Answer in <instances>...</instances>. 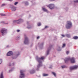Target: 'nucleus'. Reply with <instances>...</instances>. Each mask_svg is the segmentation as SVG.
Listing matches in <instances>:
<instances>
[{
  "instance_id": "nucleus-29",
  "label": "nucleus",
  "mask_w": 78,
  "mask_h": 78,
  "mask_svg": "<svg viewBox=\"0 0 78 78\" xmlns=\"http://www.w3.org/2000/svg\"><path fill=\"white\" fill-rule=\"evenodd\" d=\"M26 5H28V3L27 2H26L25 3Z\"/></svg>"
},
{
  "instance_id": "nucleus-12",
  "label": "nucleus",
  "mask_w": 78,
  "mask_h": 78,
  "mask_svg": "<svg viewBox=\"0 0 78 78\" xmlns=\"http://www.w3.org/2000/svg\"><path fill=\"white\" fill-rule=\"evenodd\" d=\"M42 9L43 11H45V12H47V11H48V10H47V9H45L44 8H43Z\"/></svg>"
},
{
  "instance_id": "nucleus-33",
  "label": "nucleus",
  "mask_w": 78,
  "mask_h": 78,
  "mask_svg": "<svg viewBox=\"0 0 78 78\" xmlns=\"http://www.w3.org/2000/svg\"><path fill=\"white\" fill-rule=\"evenodd\" d=\"M61 36H62V37H65V35H63V34L61 35Z\"/></svg>"
},
{
  "instance_id": "nucleus-3",
  "label": "nucleus",
  "mask_w": 78,
  "mask_h": 78,
  "mask_svg": "<svg viewBox=\"0 0 78 78\" xmlns=\"http://www.w3.org/2000/svg\"><path fill=\"white\" fill-rule=\"evenodd\" d=\"M72 23L70 21H68L67 22V24L66 25V28L67 29H69L72 27Z\"/></svg>"
},
{
  "instance_id": "nucleus-30",
  "label": "nucleus",
  "mask_w": 78,
  "mask_h": 78,
  "mask_svg": "<svg viewBox=\"0 0 78 78\" xmlns=\"http://www.w3.org/2000/svg\"><path fill=\"white\" fill-rule=\"evenodd\" d=\"M31 27H30V26H29L27 27V28H28V29H30V28H31Z\"/></svg>"
},
{
  "instance_id": "nucleus-16",
  "label": "nucleus",
  "mask_w": 78,
  "mask_h": 78,
  "mask_svg": "<svg viewBox=\"0 0 78 78\" xmlns=\"http://www.w3.org/2000/svg\"><path fill=\"white\" fill-rule=\"evenodd\" d=\"M48 74H47L44 73L43 74V76H48Z\"/></svg>"
},
{
  "instance_id": "nucleus-10",
  "label": "nucleus",
  "mask_w": 78,
  "mask_h": 78,
  "mask_svg": "<svg viewBox=\"0 0 78 78\" xmlns=\"http://www.w3.org/2000/svg\"><path fill=\"white\" fill-rule=\"evenodd\" d=\"M11 10L13 11H15L16 9V7H12L11 8Z\"/></svg>"
},
{
  "instance_id": "nucleus-25",
  "label": "nucleus",
  "mask_w": 78,
  "mask_h": 78,
  "mask_svg": "<svg viewBox=\"0 0 78 78\" xmlns=\"http://www.w3.org/2000/svg\"><path fill=\"white\" fill-rule=\"evenodd\" d=\"M17 3H18V2H16L14 3V5H17Z\"/></svg>"
},
{
  "instance_id": "nucleus-19",
  "label": "nucleus",
  "mask_w": 78,
  "mask_h": 78,
  "mask_svg": "<svg viewBox=\"0 0 78 78\" xmlns=\"http://www.w3.org/2000/svg\"><path fill=\"white\" fill-rule=\"evenodd\" d=\"M52 74H53V75H54V76H56V73H55L52 72Z\"/></svg>"
},
{
  "instance_id": "nucleus-7",
  "label": "nucleus",
  "mask_w": 78,
  "mask_h": 78,
  "mask_svg": "<svg viewBox=\"0 0 78 78\" xmlns=\"http://www.w3.org/2000/svg\"><path fill=\"white\" fill-rule=\"evenodd\" d=\"M1 32L2 33V35L3 36L4 34H6L7 32V30L5 29H3L1 30Z\"/></svg>"
},
{
  "instance_id": "nucleus-42",
  "label": "nucleus",
  "mask_w": 78,
  "mask_h": 78,
  "mask_svg": "<svg viewBox=\"0 0 78 78\" xmlns=\"http://www.w3.org/2000/svg\"><path fill=\"white\" fill-rule=\"evenodd\" d=\"M52 1H54V0H52Z\"/></svg>"
},
{
  "instance_id": "nucleus-26",
  "label": "nucleus",
  "mask_w": 78,
  "mask_h": 78,
  "mask_svg": "<svg viewBox=\"0 0 78 78\" xmlns=\"http://www.w3.org/2000/svg\"><path fill=\"white\" fill-rule=\"evenodd\" d=\"M2 62V60L1 59H0V64Z\"/></svg>"
},
{
  "instance_id": "nucleus-11",
  "label": "nucleus",
  "mask_w": 78,
  "mask_h": 78,
  "mask_svg": "<svg viewBox=\"0 0 78 78\" xmlns=\"http://www.w3.org/2000/svg\"><path fill=\"white\" fill-rule=\"evenodd\" d=\"M0 78H4L3 75V73H2L0 75Z\"/></svg>"
},
{
  "instance_id": "nucleus-18",
  "label": "nucleus",
  "mask_w": 78,
  "mask_h": 78,
  "mask_svg": "<svg viewBox=\"0 0 78 78\" xmlns=\"http://www.w3.org/2000/svg\"><path fill=\"white\" fill-rule=\"evenodd\" d=\"M50 50V48H49V49H48V51L47 52V55H48V53H49V50Z\"/></svg>"
},
{
  "instance_id": "nucleus-8",
  "label": "nucleus",
  "mask_w": 78,
  "mask_h": 78,
  "mask_svg": "<svg viewBox=\"0 0 78 78\" xmlns=\"http://www.w3.org/2000/svg\"><path fill=\"white\" fill-rule=\"evenodd\" d=\"M47 7H48L50 9H53L55 7V5L53 4H50L49 5H47Z\"/></svg>"
},
{
  "instance_id": "nucleus-41",
  "label": "nucleus",
  "mask_w": 78,
  "mask_h": 78,
  "mask_svg": "<svg viewBox=\"0 0 78 78\" xmlns=\"http://www.w3.org/2000/svg\"><path fill=\"white\" fill-rule=\"evenodd\" d=\"M9 66H10V65H9Z\"/></svg>"
},
{
  "instance_id": "nucleus-21",
  "label": "nucleus",
  "mask_w": 78,
  "mask_h": 78,
  "mask_svg": "<svg viewBox=\"0 0 78 78\" xmlns=\"http://www.w3.org/2000/svg\"><path fill=\"white\" fill-rule=\"evenodd\" d=\"M6 6V4H4L2 5L1 6V7H3V6Z\"/></svg>"
},
{
  "instance_id": "nucleus-32",
  "label": "nucleus",
  "mask_w": 78,
  "mask_h": 78,
  "mask_svg": "<svg viewBox=\"0 0 78 78\" xmlns=\"http://www.w3.org/2000/svg\"><path fill=\"white\" fill-rule=\"evenodd\" d=\"M16 31L18 33L19 32H20V30H16Z\"/></svg>"
},
{
  "instance_id": "nucleus-17",
  "label": "nucleus",
  "mask_w": 78,
  "mask_h": 78,
  "mask_svg": "<svg viewBox=\"0 0 78 78\" xmlns=\"http://www.w3.org/2000/svg\"><path fill=\"white\" fill-rule=\"evenodd\" d=\"M30 73L33 74L34 73V70H32L30 72Z\"/></svg>"
},
{
  "instance_id": "nucleus-34",
  "label": "nucleus",
  "mask_w": 78,
  "mask_h": 78,
  "mask_svg": "<svg viewBox=\"0 0 78 78\" xmlns=\"http://www.w3.org/2000/svg\"><path fill=\"white\" fill-rule=\"evenodd\" d=\"M65 66H62V68H65Z\"/></svg>"
},
{
  "instance_id": "nucleus-43",
  "label": "nucleus",
  "mask_w": 78,
  "mask_h": 78,
  "mask_svg": "<svg viewBox=\"0 0 78 78\" xmlns=\"http://www.w3.org/2000/svg\"><path fill=\"white\" fill-rule=\"evenodd\" d=\"M9 0V1H10V0Z\"/></svg>"
},
{
  "instance_id": "nucleus-6",
  "label": "nucleus",
  "mask_w": 78,
  "mask_h": 78,
  "mask_svg": "<svg viewBox=\"0 0 78 78\" xmlns=\"http://www.w3.org/2000/svg\"><path fill=\"white\" fill-rule=\"evenodd\" d=\"M23 73V71L22 70H20V74L19 77V78H24V77L25 76V74L24 73Z\"/></svg>"
},
{
  "instance_id": "nucleus-4",
  "label": "nucleus",
  "mask_w": 78,
  "mask_h": 78,
  "mask_svg": "<svg viewBox=\"0 0 78 78\" xmlns=\"http://www.w3.org/2000/svg\"><path fill=\"white\" fill-rule=\"evenodd\" d=\"M22 22H23V20L19 19L18 20L14 21L13 23H17V24H19V23H20Z\"/></svg>"
},
{
  "instance_id": "nucleus-9",
  "label": "nucleus",
  "mask_w": 78,
  "mask_h": 78,
  "mask_svg": "<svg viewBox=\"0 0 78 78\" xmlns=\"http://www.w3.org/2000/svg\"><path fill=\"white\" fill-rule=\"evenodd\" d=\"M78 67V66H74L72 67H71L70 68V69L71 70H74V69H77Z\"/></svg>"
},
{
  "instance_id": "nucleus-39",
  "label": "nucleus",
  "mask_w": 78,
  "mask_h": 78,
  "mask_svg": "<svg viewBox=\"0 0 78 78\" xmlns=\"http://www.w3.org/2000/svg\"><path fill=\"white\" fill-rule=\"evenodd\" d=\"M13 0H10V2H12Z\"/></svg>"
},
{
  "instance_id": "nucleus-35",
  "label": "nucleus",
  "mask_w": 78,
  "mask_h": 78,
  "mask_svg": "<svg viewBox=\"0 0 78 78\" xmlns=\"http://www.w3.org/2000/svg\"><path fill=\"white\" fill-rule=\"evenodd\" d=\"M48 27L47 26H45V28H48Z\"/></svg>"
},
{
  "instance_id": "nucleus-13",
  "label": "nucleus",
  "mask_w": 78,
  "mask_h": 78,
  "mask_svg": "<svg viewBox=\"0 0 78 78\" xmlns=\"http://www.w3.org/2000/svg\"><path fill=\"white\" fill-rule=\"evenodd\" d=\"M73 39H78V37H77V36L74 37H73Z\"/></svg>"
},
{
  "instance_id": "nucleus-38",
  "label": "nucleus",
  "mask_w": 78,
  "mask_h": 78,
  "mask_svg": "<svg viewBox=\"0 0 78 78\" xmlns=\"http://www.w3.org/2000/svg\"><path fill=\"white\" fill-rule=\"evenodd\" d=\"M8 47H9V46H8V45L7 46L6 48H8Z\"/></svg>"
},
{
  "instance_id": "nucleus-5",
  "label": "nucleus",
  "mask_w": 78,
  "mask_h": 78,
  "mask_svg": "<svg viewBox=\"0 0 78 78\" xmlns=\"http://www.w3.org/2000/svg\"><path fill=\"white\" fill-rule=\"evenodd\" d=\"M24 43L25 44H28L29 42H28V39L26 36L25 35V38H24Z\"/></svg>"
},
{
  "instance_id": "nucleus-27",
  "label": "nucleus",
  "mask_w": 78,
  "mask_h": 78,
  "mask_svg": "<svg viewBox=\"0 0 78 78\" xmlns=\"http://www.w3.org/2000/svg\"><path fill=\"white\" fill-rule=\"evenodd\" d=\"M74 2H75V3H78V0H76L74 1Z\"/></svg>"
},
{
  "instance_id": "nucleus-1",
  "label": "nucleus",
  "mask_w": 78,
  "mask_h": 78,
  "mask_svg": "<svg viewBox=\"0 0 78 78\" xmlns=\"http://www.w3.org/2000/svg\"><path fill=\"white\" fill-rule=\"evenodd\" d=\"M44 58H45L44 57H42L41 58H39L37 57L36 59L39 62V64L37 66V68H39L40 67L42 66V62H41V60H43Z\"/></svg>"
},
{
  "instance_id": "nucleus-23",
  "label": "nucleus",
  "mask_w": 78,
  "mask_h": 78,
  "mask_svg": "<svg viewBox=\"0 0 78 78\" xmlns=\"http://www.w3.org/2000/svg\"><path fill=\"white\" fill-rule=\"evenodd\" d=\"M66 36L67 37H70V35L69 34L66 35Z\"/></svg>"
},
{
  "instance_id": "nucleus-15",
  "label": "nucleus",
  "mask_w": 78,
  "mask_h": 78,
  "mask_svg": "<svg viewBox=\"0 0 78 78\" xmlns=\"http://www.w3.org/2000/svg\"><path fill=\"white\" fill-rule=\"evenodd\" d=\"M10 56V51H9V52H8L7 54V56Z\"/></svg>"
},
{
  "instance_id": "nucleus-24",
  "label": "nucleus",
  "mask_w": 78,
  "mask_h": 78,
  "mask_svg": "<svg viewBox=\"0 0 78 78\" xmlns=\"http://www.w3.org/2000/svg\"><path fill=\"white\" fill-rule=\"evenodd\" d=\"M16 38L17 39H20V36H18L16 37Z\"/></svg>"
},
{
  "instance_id": "nucleus-40",
  "label": "nucleus",
  "mask_w": 78,
  "mask_h": 78,
  "mask_svg": "<svg viewBox=\"0 0 78 78\" xmlns=\"http://www.w3.org/2000/svg\"><path fill=\"white\" fill-rule=\"evenodd\" d=\"M13 58V59H15L16 58L14 57L13 58Z\"/></svg>"
},
{
  "instance_id": "nucleus-36",
  "label": "nucleus",
  "mask_w": 78,
  "mask_h": 78,
  "mask_svg": "<svg viewBox=\"0 0 78 78\" xmlns=\"http://www.w3.org/2000/svg\"><path fill=\"white\" fill-rule=\"evenodd\" d=\"M39 39V37L38 36L37 37V39Z\"/></svg>"
},
{
  "instance_id": "nucleus-37",
  "label": "nucleus",
  "mask_w": 78,
  "mask_h": 78,
  "mask_svg": "<svg viewBox=\"0 0 78 78\" xmlns=\"http://www.w3.org/2000/svg\"><path fill=\"white\" fill-rule=\"evenodd\" d=\"M2 23H5V22H4V21H2Z\"/></svg>"
},
{
  "instance_id": "nucleus-20",
  "label": "nucleus",
  "mask_w": 78,
  "mask_h": 78,
  "mask_svg": "<svg viewBox=\"0 0 78 78\" xmlns=\"http://www.w3.org/2000/svg\"><path fill=\"white\" fill-rule=\"evenodd\" d=\"M13 55V53H12V51H10V56L11 55Z\"/></svg>"
},
{
  "instance_id": "nucleus-31",
  "label": "nucleus",
  "mask_w": 78,
  "mask_h": 78,
  "mask_svg": "<svg viewBox=\"0 0 78 78\" xmlns=\"http://www.w3.org/2000/svg\"><path fill=\"white\" fill-rule=\"evenodd\" d=\"M66 54H67V55H68V54H69V51H67L66 52Z\"/></svg>"
},
{
  "instance_id": "nucleus-44",
  "label": "nucleus",
  "mask_w": 78,
  "mask_h": 78,
  "mask_svg": "<svg viewBox=\"0 0 78 78\" xmlns=\"http://www.w3.org/2000/svg\"><path fill=\"white\" fill-rule=\"evenodd\" d=\"M37 70H38V69H37Z\"/></svg>"
},
{
  "instance_id": "nucleus-22",
  "label": "nucleus",
  "mask_w": 78,
  "mask_h": 78,
  "mask_svg": "<svg viewBox=\"0 0 78 78\" xmlns=\"http://www.w3.org/2000/svg\"><path fill=\"white\" fill-rule=\"evenodd\" d=\"M37 25H38V26H41V23H37Z\"/></svg>"
},
{
  "instance_id": "nucleus-2",
  "label": "nucleus",
  "mask_w": 78,
  "mask_h": 78,
  "mask_svg": "<svg viewBox=\"0 0 78 78\" xmlns=\"http://www.w3.org/2000/svg\"><path fill=\"white\" fill-rule=\"evenodd\" d=\"M69 60H70L71 63H74L75 62V58L73 57L72 58H70V57L66 58L65 60V62L66 63Z\"/></svg>"
},
{
  "instance_id": "nucleus-28",
  "label": "nucleus",
  "mask_w": 78,
  "mask_h": 78,
  "mask_svg": "<svg viewBox=\"0 0 78 78\" xmlns=\"http://www.w3.org/2000/svg\"><path fill=\"white\" fill-rule=\"evenodd\" d=\"M66 46V44H63V46H62V47L63 48H64V47H65V46Z\"/></svg>"
},
{
  "instance_id": "nucleus-14",
  "label": "nucleus",
  "mask_w": 78,
  "mask_h": 78,
  "mask_svg": "<svg viewBox=\"0 0 78 78\" xmlns=\"http://www.w3.org/2000/svg\"><path fill=\"white\" fill-rule=\"evenodd\" d=\"M0 15L2 16H6V15L3 13L0 14Z\"/></svg>"
}]
</instances>
